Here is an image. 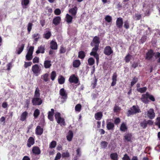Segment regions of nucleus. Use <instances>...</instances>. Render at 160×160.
<instances>
[{"instance_id": "de8ad7c7", "label": "nucleus", "mask_w": 160, "mask_h": 160, "mask_svg": "<svg viewBox=\"0 0 160 160\" xmlns=\"http://www.w3.org/2000/svg\"><path fill=\"white\" fill-rule=\"evenodd\" d=\"M56 76V72L55 71H53L51 72L50 75L51 79L52 81L54 80Z\"/></svg>"}, {"instance_id": "f704fd0d", "label": "nucleus", "mask_w": 160, "mask_h": 160, "mask_svg": "<svg viewBox=\"0 0 160 160\" xmlns=\"http://www.w3.org/2000/svg\"><path fill=\"white\" fill-rule=\"evenodd\" d=\"M111 159L113 160H118V155L117 153L115 152L111 153L110 155Z\"/></svg>"}, {"instance_id": "aec40b11", "label": "nucleus", "mask_w": 160, "mask_h": 160, "mask_svg": "<svg viewBox=\"0 0 160 160\" xmlns=\"http://www.w3.org/2000/svg\"><path fill=\"white\" fill-rule=\"evenodd\" d=\"M32 153L35 155H39L41 153V150L37 146H34L32 148Z\"/></svg>"}, {"instance_id": "0e129e2a", "label": "nucleus", "mask_w": 160, "mask_h": 160, "mask_svg": "<svg viewBox=\"0 0 160 160\" xmlns=\"http://www.w3.org/2000/svg\"><path fill=\"white\" fill-rule=\"evenodd\" d=\"M29 3V0H23L22 2V4L27 6Z\"/></svg>"}, {"instance_id": "3c124183", "label": "nucleus", "mask_w": 160, "mask_h": 160, "mask_svg": "<svg viewBox=\"0 0 160 160\" xmlns=\"http://www.w3.org/2000/svg\"><path fill=\"white\" fill-rule=\"evenodd\" d=\"M57 121V122L58 124H62L64 125L65 123V120L63 118H61L58 119Z\"/></svg>"}, {"instance_id": "f8f14e48", "label": "nucleus", "mask_w": 160, "mask_h": 160, "mask_svg": "<svg viewBox=\"0 0 160 160\" xmlns=\"http://www.w3.org/2000/svg\"><path fill=\"white\" fill-rule=\"evenodd\" d=\"M68 80L71 83H74L77 84L78 82L79 79L74 74H72Z\"/></svg>"}, {"instance_id": "37998d69", "label": "nucleus", "mask_w": 160, "mask_h": 160, "mask_svg": "<svg viewBox=\"0 0 160 160\" xmlns=\"http://www.w3.org/2000/svg\"><path fill=\"white\" fill-rule=\"evenodd\" d=\"M88 64L90 66L93 65L95 63V60L92 58H90L88 60Z\"/></svg>"}, {"instance_id": "2f4dec72", "label": "nucleus", "mask_w": 160, "mask_h": 160, "mask_svg": "<svg viewBox=\"0 0 160 160\" xmlns=\"http://www.w3.org/2000/svg\"><path fill=\"white\" fill-rule=\"evenodd\" d=\"M132 57V55H130L129 53L125 57L124 60L126 63L129 62Z\"/></svg>"}, {"instance_id": "e2e57ef3", "label": "nucleus", "mask_w": 160, "mask_h": 160, "mask_svg": "<svg viewBox=\"0 0 160 160\" xmlns=\"http://www.w3.org/2000/svg\"><path fill=\"white\" fill-rule=\"evenodd\" d=\"M121 122L120 119L119 118H117L114 120V123L116 125H118Z\"/></svg>"}, {"instance_id": "2eb2a0df", "label": "nucleus", "mask_w": 160, "mask_h": 160, "mask_svg": "<svg viewBox=\"0 0 160 160\" xmlns=\"http://www.w3.org/2000/svg\"><path fill=\"white\" fill-rule=\"evenodd\" d=\"M61 21V18L60 17H56L53 19L52 23L55 26H57L60 24Z\"/></svg>"}, {"instance_id": "bf43d9fd", "label": "nucleus", "mask_w": 160, "mask_h": 160, "mask_svg": "<svg viewBox=\"0 0 160 160\" xmlns=\"http://www.w3.org/2000/svg\"><path fill=\"white\" fill-rule=\"evenodd\" d=\"M25 107L27 108H29V106L30 103V98H29L26 99L25 101Z\"/></svg>"}, {"instance_id": "338daca9", "label": "nucleus", "mask_w": 160, "mask_h": 160, "mask_svg": "<svg viewBox=\"0 0 160 160\" xmlns=\"http://www.w3.org/2000/svg\"><path fill=\"white\" fill-rule=\"evenodd\" d=\"M61 156V154L60 152H58L56 154L55 158L54 160H58L60 159Z\"/></svg>"}, {"instance_id": "b1692460", "label": "nucleus", "mask_w": 160, "mask_h": 160, "mask_svg": "<svg viewBox=\"0 0 160 160\" xmlns=\"http://www.w3.org/2000/svg\"><path fill=\"white\" fill-rule=\"evenodd\" d=\"M50 48L53 50H57L58 49L57 43L54 41H52L50 42Z\"/></svg>"}, {"instance_id": "864d4df0", "label": "nucleus", "mask_w": 160, "mask_h": 160, "mask_svg": "<svg viewBox=\"0 0 160 160\" xmlns=\"http://www.w3.org/2000/svg\"><path fill=\"white\" fill-rule=\"evenodd\" d=\"M98 81L97 79L96 78V77L94 76V81L92 83V88L93 89L96 88L97 85V82Z\"/></svg>"}, {"instance_id": "4be33fe9", "label": "nucleus", "mask_w": 160, "mask_h": 160, "mask_svg": "<svg viewBox=\"0 0 160 160\" xmlns=\"http://www.w3.org/2000/svg\"><path fill=\"white\" fill-rule=\"evenodd\" d=\"M28 116V113L27 111L23 112L20 117V120L21 121L23 122L25 121Z\"/></svg>"}, {"instance_id": "4468645a", "label": "nucleus", "mask_w": 160, "mask_h": 160, "mask_svg": "<svg viewBox=\"0 0 160 160\" xmlns=\"http://www.w3.org/2000/svg\"><path fill=\"white\" fill-rule=\"evenodd\" d=\"M78 8L76 6H74L69 10V12L73 16H75L77 14Z\"/></svg>"}, {"instance_id": "7ed1b4c3", "label": "nucleus", "mask_w": 160, "mask_h": 160, "mask_svg": "<svg viewBox=\"0 0 160 160\" xmlns=\"http://www.w3.org/2000/svg\"><path fill=\"white\" fill-rule=\"evenodd\" d=\"M141 112V111L138 106L136 107L134 105L130 108V109L128 110L127 113V115L128 117H129L131 115Z\"/></svg>"}, {"instance_id": "69168bd1", "label": "nucleus", "mask_w": 160, "mask_h": 160, "mask_svg": "<svg viewBox=\"0 0 160 160\" xmlns=\"http://www.w3.org/2000/svg\"><path fill=\"white\" fill-rule=\"evenodd\" d=\"M54 12L56 15H58L61 14V11L59 9L57 8L55 10Z\"/></svg>"}, {"instance_id": "423d86ee", "label": "nucleus", "mask_w": 160, "mask_h": 160, "mask_svg": "<svg viewBox=\"0 0 160 160\" xmlns=\"http://www.w3.org/2000/svg\"><path fill=\"white\" fill-rule=\"evenodd\" d=\"M153 124V122L151 120H147L146 119H144V120L141 122L140 123V125L141 127L143 129L146 128L148 124L149 125H152Z\"/></svg>"}, {"instance_id": "ddd939ff", "label": "nucleus", "mask_w": 160, "mask_h": 160, "mask_svg": "<svg viewBox=\"0 0 160 160\" xmlns=\"http://www.w3.org/2000/svg\"><path fill=\"white\" fill-rule=\"evenodd\" d=\"M123 24V22L122 18H118L116 21V25L117 27L118 28H122Z\"/></svg>"}, {"instance_id": "79ce46f5", "label": "nucleus", "mask_w": 160, "mask_h": 160, "mask_svg": "<svg viewBox=\"0 0 160 160\" xmlns=\"http://www.w3.org/2000/svg\"><path fill=\"white\" fill-rule=\"evenodd\" d=\"M82 105L80 104H77L75 108V109L76 111L79 112L82 109Z\"/></svg>"}, {"instance_id": "473e14b6", "label": "nucleus", "mask_w": 160, "mask_h": 160, "mask_svg": "<svg viewBox=\"0 0 160 160\" xmlns=\"http://www.w3.org/2000/svg\"><path fill=\"white\" fill-rule=\"evenodd\" d=\"M66 21L68 23H70L72 22L73 18L72 17L68 14H66Z\"/></svg>"}, {"instance_id": "20e7f679", "label": "nucleus", "mask_w": 160, "mask_h": 160, "mask_svg": "<svg viewBox=\"0 0 160 160\" xmlns=\"http://www.w3.org/2000/svg\"><path fill=\"white\" fill-rule=\"evenodd\" d=\"M59 93L61 96V101L62 103H63L66 101L68 98V94L64 88L61 89Z\"/></svg>"}, {"instance_id": "a878e982", "label": "nucleus", "mask_w": 160, "mask_h": 160, "mask_svg": "<svg viewBox=\"0 0 160 160\" xmlns=\"http://www.w3.org/2000/svg\"><path fill=\"white\" fill-rule=\"evenodd\" d=\"M51 62L50 60H45L44 62V66L45 68H49L52 66Z\"/></svg>"}, {"instance_id": "8fccbe9b", "label": "nucleus", "mask_w": 160, "mask_h": 160, "mask_svg": "<svg viewBox=\"0 0 160 160\" xmlns=\"http://www.w3.org/2000/svg\"><path fill=\"white\" fill-rule=\"evenodd\" d=\"M57 143L56 141H52L50 144L49 148H54L56 147Z\"/></svg>"}, {"instance_id": "7c9ffc66", "label": "nucleus", "mask_w": 160, "mask_h": 160, "mask_svg": "<svg viewBox=\"0 0 160 160\" xmlns=\"http://www.w3.org/2000/svg\"><path fill=\"white\" fill-rule=\"evenodd\" d=\"M51 35V32L50 31H46V33L43 35V38H45L48 39L49 38Z\"/></svg>"}, {"instance_id": "412c9836", "label": "nucleus", "mask_w": 160, "mask_h": 160, "mask_svg": "<svg viewBox=\"0 0 160 160\" xmlns=\"http://www.w3.org/2000/svg\"><path fill=\"white\" fill-rule=\"evenodd\" d=\"M34 143V139L32 137H30L28 140L27 145L30 148Z\"/></svg>"}, {"instance_id": "a18cd8bd", "label": "nucleus", "mask_w": 160, "mask_h": 160, "mask_svg": "<svg viewBox=\"0 0 160 160\" xmlns=\"http://www.w3.org/2000/svg\"><path fill=\"white\" fill-rule=\"evenodd\" d=\"M66 48L65 47H64L63 45L60 46L59 51L60 53H64L66 52Z\"/></svg>"}, {"instance_id": "680f3d73", "label": "nucleus", "mask_w": 160, "mask_h": 160, "mask_svg": "<svg viewBox=\"0 0 160 160\" xmlns=\"http://www.w3.org/2000/svg\"><path fill=\"white\" fill-rule=\"evenodd\" d=\"M34 48L33 46H31L30 47L29 50L28 52V53L31 54H33V52L34 50Z\"/></svg>"}, {"instance_id": "603ef678", "label": "nucleus", "mask_w": 160, "mask_h": 160, "mask_svg": "<svg viewBox=\"0 0 160 160\" xmlns=\"http://www.w3.org/2000/svg\"><path fill=\"white\" fill-rule=\"evenodd\" d=\"M155 124L158 126L159 128H160V117H158L156 118Z\"/></svg>"}, {"instance_id": "5701e85b", "label": "nucleus", "mask_w": 160, "mask_h": 160, "mask_svg": "<svg viewBox=\"0 0 160 160\" xmlns=\"http://www.w3.org/2000/svg\"><path fill=\"white\" fill-rule=\"evenodd\" d=\"M114 123L111 122L107 123L106 126L108 130H113L114 128Z\"/></svg>"}, {"instance_id": "f3484780", "label": "nucleus", "mask_w": 160, "mask_h": 160, "mask_svg": "<svg viewBox=\"0 0 160 160\" xmlns=\"http://www.w3.org/2000/svg\"><path fill=\"white\" fill-rule=\"evenodd\" d=\"M25 46L24 44H22L18 46V48L16 51V53L18 54H20L23 51Z\"/></svg>"}, {"instance_id": "6ab92c4d", "label": "nucleus", "mask_w": 160, "mask_h": 160, "mask_svg": "<svg viewBox=\"0 0 160 160\" xmlns=\"http://www.w3.org/2000/svg\"><path fill=\"white\" fill-rule=\"evenodd\" d=\"M45 46L40 45L38 47V50L36 51V52L37 54H38L40 53H44L45 52Z\"/></svg>"}, {"instance_id": "a19ab883", "label": "nucleus", "mask_w": 160, "mask_h": 160, "mask_svg": "<svg viewBox=\"0 0 160 160\" xmlns=\"http://www.w3.org/2000/svg\"><path fill=\"white\" fill-rule=\"evenodd\" d=\"M147 90V88L146 87H143L142 88H137V90L138 92L141 93H143L146 92Z\"/></svg>"}, {"instance_id": "13d9d810", "label": "nucleus", "mask_w": 160, "mask_h": 160, "mask_svg": "<svg viewBox=\"0 0 160 160\" xmlns=\"http://www.w3.org/2000/svg\"><path fill=\"white\" fill-rule=\"evenodd\" d=\"M105 20L108 22H111L112 21V17L109 15H107L105 18Z\"/></svg>"}, {"instance_id": "58836bf2", "label": "nucleus", "mask_w": 160, "mask_h": 160, "mask_svg": "<svg viewBox=\"0 0 160 160\" xmlns=\"http://www.w3.org/2000/svg\"><path fill=\"white\" fill-rule=\"evenodd\" d=\"M147 38V33L144 35H143L140 39L139 40V42L142 43H143L146 41Z\"/></svg>"}, {"instance_id": "5fc2aeb1", "label": "nucleus", "mask_w": 160, "mask_h": 160, "mask_svg": "<svg viewBox=\"0 0 160 160\" xmlns=\"http://www.w3.org/2000/svg\"><path fill=\"white\" fill-rule=\"evenodd\" d=\"M124 27L128 29L129 28V22L128 20L125 21L124 22Z\"/></svg>"}, {"instance_id": "9d476101", "label": "nucleus", "mask_w": 160, "mask_h": 160, "mask_svg": "<svg viewBox=\"0 0 160 160\" xmlns=\"http://www.w3.org/2000/svg\"><path fill=\"white\" fill-rule=\"evenodd\" d=\"M113 53V51L110 46H108L105 47L103 50V53L106 55L110 56Z\"/></svg>"}, {"instance_id": "cd10ccee", "label": "nucleus", "mask_w": 160, "mask_h": 160, "mask_svg": "<svg viewBox=\"0 0 160 160\" xmlns=\"http://www.w3.org/2000/svg\"><path fill=\"white\" fill-rule=\"evenodd\" d=\"M73 134L71 130H69L68 132V134L67 136V140L70 142L72 141L73 137Z\"/></svg>"}, {"instance_id": "393cba45", "label": "nucleus", "mask_w": 160, "mask_h": 160, "mask_svg": "<svg viewBox=\"0 0 160 160\" xmlns=\"http://www.w3.org/2000/svg\"><path fill=\"white\" fill-rule=\"evenodd\" d=\"M48 77L49 74L48 73H46L42 75L41 78L42 79L44 82H48L50 81V79Z\"/></svg>"}, {"instance_id": "e433bc0d", "label": "nucleus", "mask_w": 160, "mask_h": 160, "mask_svg": "<svg viewBox=\"0 0 160 160\" xmlns=\"http://www.w3.org/2000/svg\"><path fill=\"white\" fill-rule=\"evenodd\" d=\"M155 58L157 60V62L158 63L160 64V52H156L155 55Z\"/></svg>"}, {"instance_id": "774afa93", "label": "nucleus", "mask_w": 160, "mask_h": 160, "mask_svg": "<svg viewBox=\"0 0 160 160\" xmlns=\"http://www.w3.org/2000/svg\"><path fill=\"white\" fill-rule=\"evenodd\" d=\"M122 160H130V158L128 156L127 154H125L123 158H122Z\"/></svg>"}, {"instance_id": "dca6fc26", "label": "nucleus", "mask_w": 160, "mask_h": 160, "mask_svg": "<svg viewBox=\"0 0 160 160\" xmlns=\"http://www.w3.org/2000/svg\"><path fill=\"white\" fill-rule=\"evenodd\" d=\"M51 110L50 111H49L48 112V117L50 121H53V120L54 110L52 108Z\"/></svg>"}, {"instance_id": "1a4fd4ad", "label": "nucleus", "mask_w": 160, "mask_h": 160, "mask_svg": "<svg viewBox=\"0 0 160 160\" xmlns=\"http://www.w3.org/2000/svg\"><path fill=\"white\" fill-rule=\"evenodd\" d=\"M41 70L39 66L37 64L34 65L32 67V70L33 73L36 74V76H38L40 74Z\"/></svg>"}, {"instance_id": "c756f323", "label": "nucleus", "mask_w": 160, "mask_h": 160, "mask_svg": "<svg viewBox=\"0 0 160 160\" xmlns=\"http://www.w3.org/2000/svg\"><path fill=\"white\" fill-rule=\"evenodd\" d=\"M120 129L121 131L123 132H125L127 130L128 128L124 123L122 122L121 124Z\"/></svg>"}, {"instance_id": "72a5a7b5", "label": "nucleus", "mask_w": 160, "mask_h": 160, "mask_svg": "<svg viewBox=\"0 0 160 160\" xmlns=\"http://www.w3.org/2000/svg\"><path fill=\"white\" fill-rule=\"evenodd\" d=\"M85 56V54L84 52L83 51H80L78 52V57L81 59L84 58Z\"/></svg>"}, {"instance_id": "f257e3e1", "label": "nucleus", "mask_w": 160, "mask_h": 160, "mask_svg": "<svg viewBox=\"0 0 160 160\" xmlns=\"http://www.w3.org/2000/svg\"><path fill=\"white\" fill-rule=\"evenodd\" d=\"M100 43L99 38V37L95 36L92 41L90 43V45L94 47L92 48V51L90 53V54L91 56H92L96 58V62L98 64L99 61V55L97 53V52L99 49V44Z\"/></svg>"}, {"instance_id": "09e8293b", "label": "nucleus", "mask_w": 160, "mask_h": 160, "mask_svg": "<svg viewBox=\"0 0 160 160\" xmlns=\"http://www.w3.org/2000/svg\"><path fill=\"white\" fill-rule=\"evenodd\" d=\"M62 155L63 158H68L70 156V154L68 151L65 152H62Z\"/></svg>"}, {"instance_id": "bb28decb", "label": "nucleus", "mask_w": 160, "mask_h": 160, "mask_svg": "<svg viewBox=\"0 0 160 160\" xmlns=\"http://www.w3.org/2000/svg\"><path fill=\"white\" fill-rule=\"evenodd\" d=\"M102 113L101 112H98L95 114V118L98 120H100L102 117Z\"/></svg>"}, {"instance_id": "f03ea898", "label": "nucleus", "mask_w": 160, "mask_h": 160, "mask_svg": "<svg viewBox=\"0 0 160 160\" xmlns=\"http://www.w3.org/2000/svg\"><path fill=\"white\" fill-rule=\"evenodd\" d=\"M148 98L152 102L155 101V98L154 96L148 92H147L146 94L142 95L141 100L144 103L148 104L149 102Z\"/></svg>"}, {"instance_id": "c03bdc74", "label": "nucleus", "mask_w": 160, "mask_h": 160, "mask_svg": "<svg viewBox=\"0 0 160 160\" xmlns=\"http://www.w3.org/2000/svg\"><path fill=\"white\" fill-rule=\"evenodd\" d=\"M108 142L106 141H103L101 142L100 145L102 148L104 149L106 148L108 146Z\"/></svg>"}, {"instance_id": "0eeeda50", "label": "nucleus", "mask_w": 160, "mask_h": 160, "mask_svg": "<svg viewBox=\"0 0 160 160\" xmlns=\"http://www.w3.org/2000/svg\"><path fill=\"white\" fill-rule=\"evenodd\" d=\"M42 102V100L40 97H34L32 99V102L33 105H40Z\"/></svg>"}, {"instance_id": "4c0bfd02", "label": "nucleus", "mask_w": 160, "mask_h": 160, "mask_svg": "<svg viewBox=\"0 0 160 160\" xmlns=\"http://www.w3.org/2000/svg\"><path fill=\"white\" fill-rule=\"evenodd\" d=\"M65 79L64 77L62 75L60 76L58 79V82L59 84H62L65 82Z\"/></svg>"}, {"instance_id": "49530a36", "label": "nucleus", "mask_w": 160, "mask_h": 160, "mask_svg": "<svg viewBox=\"0 0 160 160\" xmlns=\"http://www.w3.org/2000/svg\"><path fill=\"white\" fill-rule=\"evenodd\" d=\"M138 81V78L136 77L133 78L132 81L131 82V87H132Z\"/></svg>"}, {"instance_id": "ea45409f", "label": "nucleus", "mask_w": 160, "mask_h": 160, "mask_svg": "<svg viewBox=\"0 0 160 160\" xmlns=\"http://www.w3.org/2000/svg\"><path fill=\"white\" fill-rule=\"evenodd\" d=\"M40 113V112L39 110L38 109H36L35 110L33 113V116L34 118H37L39 115Z\"/></svg>"}, {"instance_id": "6e6552de", "label": "nucleus", "mask_w": 160, "mask_h": 160, "mask_svg": "<svg viewBox=\"0 0 160 160\" xmlns=\"http://www.w3.org/2000/svg\"><path fill=\"white\" fill-rule=\"evenodd\" d=\"M156 53V52H154L152 49H150L146 54L145 59L148 60H151L153 56H154L155 57Z\"/></svg>"}, {"instance_id": "9b49d317", "label": "nucleus", "mask_w": 160, "mask_h": 160, "mask_svg": "<svg viewBox=\"0 0 160 160\" xmlns=\"http://www.w3.org/2000/svg\"><path fill=\"white\" fill-rule=\"evenodd\" d=\"M132 135L131 133H126L123 136V140L125 142H132Z\"/></svg>"}, {"instance_id": "c9c22d12", "label": "nucleus", "mask_w": 160, "mask_h": 160, "mask_svg": "<svg viewBox=\"0 0 160 160\" xmlns=\"http://www.w3.org/2000/svg\"><path fill=\"white\" fill-rule=\"evenodd\" d=\"M40 90L39 88L37 87L36 88L35 92L34 97H40Z\"/></svg>"}, {"instance_id": "39448f33", "label": "nucleus", "mask_w": 160, "mask_h": 160, "mask_svg": "<svg viewBox=\"0 0 160 160\" xmlns=\"http://www.w3.org/2000/svg\"><path fill=\"white\" fill-rule=\"evenodd\" d=\"M145 117L150 119H152L154 118L155 114L154 110L152 108H150L147 112H145Z\"/></svg>"}, {"instance_id": "a211bd4d", "label": "nucleus", "mask_w": 160, "mask_h": 160, "mask_svg": "<svg viewBox=\"0 0 160 160\" xmlns=\"http://www.w3.org/2000/svg\"><path fill=\"white\" fill-rule=\"evenodd\" d=\"M43 130L40 126H38L35 130V133L38 135H41L43 132Z\"/></svg>"}, {"instance_id": "052dcab7", "label": "nucleus", "mask_w": 160, "mask_h": 160, "mask_svg": "<svg viewBox=\"0 0 160 160\" xmlns=\"http://www.w3.org/2000/svg\"><path fill=\"white\" fill-rule=\"evenodd\" d=\"M32 23H29L28 25L27 30L28 33H29L32 29Z\"/></svg>"}, {"instance_id": "c85d7f7f", "label": "nucleus", "mask_w": 160, "mask_h": 160, "mask_svg": "<svg viewBox=\"0 0 160 160\" xmlns=\"http://www.w3.org/2000/svg\"><path fill=\"white\" fill-rule=\"evenodd\" d=\"M81 64V62L79 60H74L72 63V66L74 68H77Z\"/></svg>"}, {"instance_id": "4d7b16f0", "label": "nucleus", "mask_w": 160, "mask_h": 160, "mask_svg": "<svg viewBox=\"0 0 160 160\" xmlns=\"http://www.w3.org/2000/svg\"><path fill=\"white\" fill-rule=\"evenodd\" d=\"M32 54H31L28 53H27L26 56V59L28 61L31 60L32 58Z\"/></svg>"}, {"instance_id": "6e6d98bb", "label": "nucleus", "mask_w": 160, "mask_h": 160, "mask_svg": "<svg viewBox=\"0 0 160 160\" xmlns=\"http://www.w3.org/2000/svg\"><path fill=\"white\" fill-rule=\"evenodd\" d=\"M54 116L56 121L61 118V113L58 112H56L55 113Z\"/></svg>"}]
</instances>
